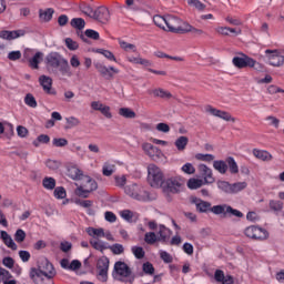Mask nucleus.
<instances>
[{"label":"nucleus","instance_id":"nucleus-1","mask_svg":"<svg viewBox=\"0 0 284 284\" xmlns=\"http://www.w3.org/2000/svg\"><path fill=\"white\" fill-rule=\"evenodd\" d=\"M164 32H173L174 34H187V32H193V34H197L199 37L203 34V30L196 29L174 16L166 17V27Z\"/></svg>","mask_w":284,"mask_h":284},{"label":"nucleus","instance_id":"nucleus-2","mask_svg":"<svg viewBox=\"0 0 284 284\" xmlns=\"http://www.w3.org/2000/svg\"><path fill=\"white\" fill-rule=\"evenodd\" d=\"M47 67L50 72H57V69L60 70L62 77H72V70L68 60L61 58L57 53H51L45 58Z\"/></svg>","mask_w":284,"mask_h":284},{"label":"nucleus","instance_id":"nucleus-3","mask_svg":"<svg viewBox=\"0 0 284 284\" xmlns=\"http://www.w3.org/2000/svg\"><path fill=\"white\" fill-rule=\"evenodd\" d=\"M232 63L237 70H243L245 68H252L256 72H263L265 70V65L256 60L254 58H250L245 53H239L237 57H234L232 59Z\"/></svg>","mask_w":284,"mask_h":284},{"label":"nucleus","instance_id":"nucleus-4","mask_svg":"<svg viewBox=\"0 0 284 284\" xmlns=\"http://www.w3.org/2000/svg\"><path fill=\"white\" fill-rule=\"evenodd\" d=\"M183 178L172 176L166 179L160 186L166 199L171 200L172 194H181L183 190Z\"/></svg>","mask_w":284,"mask_h":284},{"label":"nucleus","instance_id":"nucleus-5","mask_svg":"<svg viewBox=\"0 0 284 284\" xmlns=\"http://www.w3.org/2000/svg\"><path fill=\"white\" fill-rule=\"evenodd\" d=\"M80 185L77 184L78 187L75 189V194L77 196H81L82 199H88L90 192H94V190H97V181L88 175H82V179H80Z\"/></svg>","mask_w":284,"mask_h":284},{"label":"nucleus","instance_id":"nucleus-6","mask_svg":"<svg viewBox=\"0 0 284 284\" xmlns=\"http://www.w3.org/2000/svg\"><path fill=\"white\" fill-rule=\"evenodd\" d=\"M165 175L163 174V170L159 168L156 164L148 165V181L151 187H161L163 185Z\"/></svg>","mask_w":284,"mask_h":284},{"label":"nucleus","instance_id":"nucleus-7","mask_svg":"<svg viewBox=\"0 0 284 284\" xmlns=\"http://www.w3.org/2000/svg\"><path fill=\"white\" fill-rule=\"evenodd\" d=\"M268 65L272 68H283L284 65V51L280 49H266L264 51Z\"/></svg>","mask_w":284,"mask_h":284},{"label":"nucleus","instance_id":"nucleus-8","mask_svg":"<svg viewBox=\"0 0 284 284\" xmlns=\"http://www.w3.org/2000/svg\"><path fill=\"white\" fill-rule=\"evenodd\" d=\"M125 194L135 201H150V193L138 184H131L125 189Z\"/></svg>","mask_w":284,"mask_h":284},{"label":"nucleus","instance_id":"nucleus-9","mask_svg":"<svg viewBox=\"0 0 284 284\" xmlns=\"http://www.w3.org/2000/svg\"><path fill=\"white\" fill-rule=\"evenodd\" d=\"M115 273L121 277L123 283H134V275H132V270L124 262H116L114 265Z\"/></svg>","mask_w":284,"mask_h":284},{"label":"nucleus","instance_id":"nucleus-10","mask_svg":"<svg viewBox=\"0 0 284 284\" xmlns=\"http://www.w3.org/2000/svg\"><path fill=\"white\" fill-rule=\"evenodd\" d=\"M244 234L253 241H267L270 239V233L265 229L254 225L246 227Z\"/></svg>","mask_w":284,"mask_h":284},{"label":"nucleus","instance_id":"nucleus-11","mask_svg":"<svg viewBox=\"0 0 284 284\" xmlns=\"http://www.w3.org/2000/svg\"><path fill=\"white\" fill-rule=\"evenodd\" d=\"M207 114H211L212 116H215L216 119H221L222 121H225L226 123H236V118H234L230 112L219 110L214 106H206Z\"/></svg>","mask_w":284,"mask_h":284},{"label":"nucleus","instance_id":"nucleus-12","mask_svg":"<svg viewBox=\"0 0 284 284\" xmlns=\"http://www.w3.org/2000/svg\"><path fill=\"white\" fill-rule=\"evenodd\" d=\"M142 150L150 159H152V161H159V159H163V151L150 142H144L142 144Z\"/></svg>","mask_w":284,"mask_h":284},{"label":"nucleus","instance_id":"nucleus-13","mask_svg":"<svg viewBox=\"0 0 284 284\" xmlns=\"http://www.w3.org/2000/svg\"><path fill=\"white\" fill-rule=\"evenodd\" d=\"M98 276H100V281L105 283L108 281V270L110 268V260L105 256H102L98 261Z\"/></svg>","mask_w":284,"mask_h":284},{"label":"nucleus","instance_id":"nucleus-14","mask_svg":"<svg viewBox=\"0 0 284 284\" xmlns=\"http://www.w3.org/2000/svg\"><path fill=\"white\" fill-rule=\"evenodd\" d=\"M199 171L205 185H212V183L216 181V179H214V173L212 172V169H210V166L205 164H200Z\"/></svg>","mask_w":284,"mask_h":284},{"label":"nucleus","instance_id":"nucleus-15","mask_svg":"<svg viewBox=\"0 0 284 284\" xmlns=\"http://www.w3.org/2000/svg\"><path fill=\"white\" fill-rule=\"evenodd\" d=\"M190 203H192V205H195L196 211L201 212L202 214L211 212L212 210V203L203 201L196 196H191Z\"/></svg>","mask_w":284,"mask_h":284},{"label":"nucleus","instance_id":"nucleus-16","mask_svg":"<svg viewBox=\"0 0 284 284\" xmlns=\"http://www.w3.org/2000/svg\"><path fill=\"white\" fill-rule=\"evenodd\" d=\"M39 267L42 276H45V278H54L57 276V271L50 261L43 260Z\"/></svg>","mask_w":284,"mask_h":284},{"label":"nucleus","instance_id":"nucleus-17","mask_svg":"<svg viewBox=\"0 0 284 284\" xmlns=\"http://www.w3.org/2000/svg\"><path fill=\"white\" fill-rule=\"evenodd\" d=\"M95 68L104 79H114V74H119V69L114 67H106L105 64L97 63Z\"/></svg>","mask_w":284,"mask_h":284},{"label":"nucleus","instance_id":"nucleus-18","mask_svg":"<svg viewBox=\"0 0 284 284\" xmlns=\"http://www.w3.org/2000/svg\"><path fill=\"white\" fill-rule=\"evenodd\" d=\"M91 19L100 21V23H105V21H110V10L105 7H100L93 12Z\"/></svg>","mask_w":284,"mask_h":284},{"label":"nucleus","instance_id":"nucleus-19","mask_svg":"<svg viewBox=\"0 0 284 284\" xmlns=\"http://www.w3.org/2000/svg\"><path fill=\"white\" fill-rule=\"evenodd\" d=\"M91 108L97 112H101V114H103V116H105L106 119H112V112H110V106L99 101H93L91 102Z\"/></svg>","mask_w":284,"mask_h":284},{"label":"nucleus","instance_id":"nucleus-20","mask_svg":"<svg viewBox=\"0 0 284 284\" xmlns=\"http://www.w3.org/2000/svg\"><path fill=\"white\" fill-rule=\"evenodd\" d=\"M215 32L221 37H230V32L231 34H235L236 37L243 34V30L241 29H234V28L223 27V26L215 28Z\"/></svg>","mask_w":284,"mask_h":284},{"label":"nucleus","instance_id":"nucleus-21","mask_svg":"<svg viewBox=\"0 0 284 284\" xmlns=\"http://www.w3.org/2000/svg\"><path fill=\"white\" fill-rule=\"evenodd\" d=\"M19 37H26V30L1 31L0 32V39H4L6 41H12L14 39H19Z\"/></svg>","mask_w":284,"mask_h":284},{"label":"nucleus","instance_id":"nucleus-22","mask_svg":"<svg viewBox=\"0 0 284 284\" xmlns=\"http://www.w3.org/2000/svg\"><path fill=\"white\" fill-rule=\"evenodd\" d=\"M253 156H255V159H258V161H272V159H274V156L265 150H261V149H253L252 151Z\"/></svg>","mask_w":284,"mask_h":284},{"label":"nucleus","instance_id":"nucleus-23","mask_svg":"<svg viewBox=\"0 0 284 284\" xmlns=\"http://www.w3.org/2000/svg\"><path fill=\"white\" fill-rule=\"evenodd\" d=\"M214 278L217 283L234 284V280L232 278V276L230 275L225 276V273L222 270L215 271Z\"/></svg>","mask_w":284,"mask_h":284},{"label":"nucleus","instance_id":"nucleus-24","mask_svg":"<svg viewBox=\"0 0 284 284\" xmlns=\"http://www.w3.org/2000/svg\"><path fill=\"white\" fill-rule=\"evenodd\" d=\"M39 83L43 88L47 94H52V78L48 75H41L39 78Z\"/></svg>","mask_w":284,"mask_h":284},{"label":"nucleus","instance_id":"nucleus-25","mask_svg":"<svg viewBox=\"0 0 284 284\" xmlns=\"http://www.w3.org/2000/svg\"><path fill=\"white\" fill-rule=\"evenodd\" d=\"M0 236H1L4 245H7V247H10V250H17V244L14 243V240H12V236H10V234H8V232L1 231Z\"/></svg>","mask_w":284,"mask_h":284},{"label":"nucleus","instance_id":"nucleus-26","mask_svg":"<svg viewBox=\"0 0 284 284\" xmlns=\"http://www.w3.org/2000/svg\"><path fill=\"white\" fill-rule=\"evenodd\" d=\"M186 185L189 190H199L203 187V185H205V182L203 181V179L191 178L186 182Z\"/></svg>","mask_w":284,"mask_h":284},{"label":"nucleus","instance_id":"nucleus-27","mask_svg":"<svg viewBox=\"0 0 284 284\" xmlns=\"http://www.w3.org/2000/svg\"><path fill=\"white\" fill-rule=\"evenodd\" d=\"M43 61V53L42 52H37L30 60H29V65L33 70H39V63Z\"/></svg>","mask_w":284,"mask_h":284},{"label":"nucleus","instance_id":"nucleus-28","mask_svg":"<svg viewBox=\"0 0 284 284\" xmlns=\"http://www.w3.org/2000/svg\"><path fill=\"white\" fill-rule=\"evenodd\" d=\"M53 14H54V9H52V8H49L45 10L41 9L39 11L40 20L43 21L44 23H48V21H51Z\"/></svg>","mask_w":284,"mask_h":284},{"label":"nucleus","instance_id":"nucleus-29","mask_svg":"<svg viewBox=\"0 0 284 284\" xmlns=\"http://www.w3.org/2000/svg\"><path fill=\"white\" fill-rule=\"evenodd\" d=\"M87 233L89 236H92L93 240L103 239L105 236V231H103V229L88 227Z\"/></svg>","mask_w":284,"mask_h":284},{"label":"nucleus","instance_id":"nucleus-30","mask_svg":"<svg viewBox=\"0 0 284 284\" xmlns=\"http://www.w3.org/2000/svg\"><path fill=\"white\" fill-rule=\"evenodd\" d=\"M118 113L123 119H136V112H134V110L126 108V106L120 108Z\"/></svg>","mask_w":284,"mask_h":284},{"label":"nucleus","instance_id":"nucleus-31","mask_svg":"<svg viewBox=\"0 0 284 284\" xmlns=\"http://www.w3.org/2000/svg\"><path fill=\"white\" fill-rule=\"evenodd\" d=\"M187 6L191 8H195V10H199L200 12H203L207 6L203 3L201 0H184Z\"/></svg>","mask_w":284,"mask_h":284},{"label":"nucleus","instance_id":"nucleus-32","mask_svg":"<svg viewBox=\"0 0 284 284\" xmlns=\"http://www.w3.org/2000/svg\"><path fill=\"white\" fill-rule=\"evenodd\" d=\"M90 245L93 247V250H97L98 252H102L104 250H108V245H105V242L101 240H90Z\"/></svg>","mask_w":284,"mask_h":284},{"label":"nucleus","instance_id":"nucleus-33","mask_svg":"<svg viewBox=\"0 0 284 284\" xmlns=\"http://www.w3.org/2000/svg\"><path fill=\"white\" fill-rule=\"evenodd\" d=\"M169 232H170V230H168V227H165V225L161 224L159 226L158 241H162L163 243H165V241H168V239H170V235L168 234Z\"/></svg>","mask_w":284,"mask_h":284},{"label":"nucleus","instance_id":"nucleus-34","mask_svg":"<svg viewBox=\"0 0 284 284\" xmlns=\"http://www.w3.org/2000/svg\"><path fill=\"white\" fill-rule=\"evenodd\" d=\"M153 22L155 23V26L158 28H160L161 30H164V32H165V28H166V23H168V17L163 18L162 16H154L153 17Z\"/></svg>","mask_w":284,"mask_h":284},{"label":"nucleus","instance_id":"nucleus-35","mask_svg":"<svg viewBox=\"0 0 284 284\" xmlns=\"http://www.w3.org/2000/svg\"><path fill=\"white\" fill-rule=\"evenodd\" d=\"M189 139L187 136H180L176 139L175 141V146L180 152H183V150H185V148H187V143H189Z\"/></svg>","mask_w":284,"mask_h":284},{"label":"nucleus","instance_id":"nucleus-36","mask_svg":"<svg viewBox=\"0 0 284 284\" xmlns=\"http://www.w3.org/2000/svg\"><path fill=\"white\" fill-rule=\"evenodd\" d=\"M70 23L71 28H74L75 30H83V28H85V20L82 18H73Z\"/></svg>","mask_w":284,"mask_h":284},{"label":"nucleus","instance_id":"nucleus-37","mask_svg":"<svg viewBox=\"0 0 284 284\" xmlns=\"http://www.w3.org/2000/svg\"><path fill=\"white\" fill-rule=\"evenodd\" d=\"M213 168L220 172V174H225L227 172V164L224 161H214Z\"/></svg>","mask_w":284,"mask_h":284},{"label":"nucleus","instance_id":"nucleus-38","mask_svg":"<svg viewBox=\"0 0 284 284\" xmlns=\"http://www.w3.org/2000/svg\"><path fill=\"white\" fill-rule=\"evenodd\" d=\"M68 176L70 179H73V180H81L82 176H81V170H79V168L77 166H71L70 169H68Z\"/></svg>","mask_w":284,"mask_h":284},{"label":"nucleus","instance_id":"nucleus-39","mask_svg":"<svg viewBox=\"0 0 284 284\" xmlns=\"http://www.w3.org/2000/svg\"><path fill=\"white\" fill-rule=\"evenodd\" d=\"M154 97H159L160 99H172V93L163 90V89H154L152 91Z\"/></svg>","mask_w":284,"mask_h":284},{"label":"nucleus","instance_id":"nucleus-40","mask_svg":"<svg viewBox=\"0 0 284 284\" xmlns=\"http://www.w3.org/2000/svg\"><path fill=\"white\" fill-rule=\"evenodd\" d=\"M42 185L45 190H54V187H57V180H54V178H44Z\"/></svg>","mask_w":284,"mask_h":284},{"label":"nucleus","instance_id":"nucleus-41","mask_svg":"<svg viewBox=\"0 0 284 284\" xmlns=\"http://www.w3.org/2000/svg\"><path fill=\"white\" fill-rule=\"evenodd\" d=\"M95 52L98 54H102L109 61H113V63H116V57H114V53H112V51H108L105 49H98Z\"/></svg>","mask_w":284,"mask_h":284},{"label":"nucleus","instance_id":"nucleus-42","mask_svg":"<svg viewBox=\"0 0 284 284\" xmlns=\"http://www.w3.org/2000/svg\"><path fill=\"white\" fill-rule=\"evenodd\" d=\"M226 163L231 174H239V164H236L234 158H227Z\"/></svg>","mask_w":284,"mask_h":284},{"label":"nucleus","instance_id":"nucleus-43","mask_svg":"<svg viewBox=\"0 0 284 284\" xmlns=\"http://www.w3.org/2000/svg\"><path fill=\"white\" fill-rule=\"evenodd\" d=\"M211 212L213 214H224V216H227V205L223 204V205L211 206Z\"/></svg>","mask_w":284,"mask_h":284},{"label":"nucleus","instance_id":"nucleus-44","mask_svg":"<svg viewBox=\"0 0 284 284\" xmlns=\"http://www.w3.org/2000/svg\"><path fill=\"white\" fill-rule=\"evenodd\" d=\"M144 241L149 245H154V243H156V241H159V236H156V233H154V232H149V233H145Z\"/></svg>","mask_w":284,"mask_h":284},{"label":"nucleus","instance_id":"nucleus-45","mask_svg":"<svg viewBox=\"0 0 284 284\" xmlns=\"http://www.w3.org/2000/svg\"><path fill=\"white\" fill-rule=\"evenodd\" d=\"M195 159L196 161H203L204 163H212V161H214V155L197 153L195 154Z\"/></svg>","mask_w":284,"mask_h":284},{"label":"nucleus","instance_id":"nucleus-46","mask_svg":"<svg viewBox=\"0 0 284 284\" xmlns=\"http://www.w3.org/2000/svg\"><path fill=\"white\" fill-rule=\"evenodd\" d=\"M247 187V182H237L231 185V193L236 194L237 192H242V190H245Z\"/></svg>","mask_w":284,"mask_h":284},{"label":"nucleus","instance_id":"nucleus-47","mask_svg":"<svg viewBox=\"0 0 284 284\" xmlns=\"http://www.w3.org/2000/svg\"><path fill=\"white\" fill-rule=\"evenodd\" d=\"M64 43H65L68 50H71V51L79 50V42L72 40V38H67L64 40Z\"/></svg>","mask_w":284,"mask_h":284},{"label":"nucleus","instance_id":"nucleus-48","mask_svg":"<svg viewBox=\"0 0 284 284\" xmlns=\"http://www.w3.org/2000/svg\"><path fill=\"white\" fill-rule=\"evenodd\" d=\"M217 187L219 190H222L223 192H226L229 194L232 193V184H229L225 181H217Z\"/></svg>","mask_w":284,"mask_h":284},{"label":"nucleus","instance_id":"nucleus-49","mask_svg":"<svg viewBox=\"0 0 284 284\" xmlns=\"http://www.w3.org/2000/svg\"><path fill=\"white\" fill-rule=\"evenodd\" d=\"M230 214L231 216H236L237 219H243V213L236 209H233L230 205H226V216Z\"/></svg>","mask_w":284,"mask_h":284},{"label":"nucleus","instance_id":"nucleus-50","mask_svg":"<svg viewBox=\"0 0 284 284\" xmlns=\"http://www.w3.org/2000/svg\"><path fill=\"white\" fill-rule=\"evenodd\" d=\"M24 103L29 105V108H37V99L31 93H28L24 98Z\"/></svg>","mask_w":284,"mask_h":284},{"label":"nucleus","instance_id":"nucleus-51","mask_svg":"<svg viewBox=\"0 0 284 284\" xmlns=\"http://www.w3.org/2000/svg\"><path fill=\"white\" fill-rule=\"evenodd\" d=\"M102 173L104 176H112V174H114V164H104Z\"/></svg>","mask_w":284,"mask_h":284},{"label":"nucleus","instance_id":"nucleus-52","mask_svg":"<svg viewBox=\"0 0 284 284\" xmlns=\"http://www.w3.org/2000/svg\"><path fill=\"white\" fill-rule=\"evenodd\" d=\"M45 166L49 170H59V168H61V162H59L57 160H47Z\"/></svg>","mask_w":284,"mask_h":284},{"label":"nucleus","instance_id":"nucleus-53","mask_svg":"<svg viewBox=\"0 0 284 284\" xmlns=\"http://www.w3.org/2000/svg\"><path fill=\"white\" fill-rule=\"evenodd\" d=\"M182 172H184V174H194L196 172V169L194 168V165L192 163H186L182 166Z\"/></svg>","mask_w":284,"mask_h":284},{"label":"nucleus","instance_id":"nucleus-54","mask_svg":"<svg viewBox=\"0 0 284 284\" xmlns=\"http://www.w3.org/2000/svg\"><path fill=\"white\" fill-rule=\"evenodd\" d=\"M39 143H50V136H48L45 134L39 135L38 139L36 141H33V145L36 148H39Z\"/></svg>","mask_w":284,"mask_h":284},{"label":"nucleus","instance_id":"nucleus-55","mask_svg":"<svg viewBox=\"0 0 284 284\" xmlns=\"http://www.w3.org/2000/svg\"><path fill=\"white\" fill-rule=\"evenodd\" d=\"M53 145L54 148H65V145H68V140L63 138H54Z\"/></svg>","mask_w":284,"mask_h":284},{"label":"nucleus","instance_id":"nucleus-56","mask_svg":"<svg viewBox=\"0 0 284 284\" xmlns=\"http://www.w3.org/2000/svg\"><path fill=\"white\" fill-rule=\"evenodd\" d=\"M142 270L144 272V274H149L150 276H152V274H154V265H152V263L146 262L142 265Z\"/></svg>","mask_w":284,"mask_h":284},{"label":"nucleus","instance_id":"nucleus-57","mask_svg":"<svg viewBox=\"0 0 284 284\" xmlns=\"http://www.w3.org/2000/svg\"><path fill=\"white\" fill-rule=\"evenodd\" d=\"M132 253L136 258H143L145 256V251H143V247L141 246L132 247Z\"/></svg>","mask_w":284,"mask_h":284},{"label":"nucleus","instance_id":"nucleus-58","mask_svg":"<svg viewBox=\"0 0 284 284\" xmlns=\"http://www.w3.org/2000/svg\"><path fill=\"white\" fill-rule=\"evenodd\" d=\"M14 239L17 243H23L26 241V231L19 229L14 234Z\"/></svg>","mask_w":284,"mask_h":284},{"label":"nucleus","instance_id":"nucleus-59","mask_svg":"<svg viewBox=\"0 0 284 284\" xmlns=\"http://www.w3.org/2000/svg\"><path fill=\"white\" fill-rule=\"evenodd\" d=\"M155 130H158V132H163L164 134H168V132H170V125L168 123H158L155 126Z\"/></svg>","mask_w":284,"mask_h":284},{"label":"nucleus","instance_id":"nucleus-60","mask_svg":"<svg viewBox=\"0 0 284 284\" xmlns=\"http://www.w3.org/2000/svg\"><path fill=\"white\" fill-rule=\"evenodd\" d=\"M54 196L57 199H65V196H67L65 189H63V186L55 187Z\"/></svg>","mask_w":284,"mask_h":284},{"label":"nucleus","instance_id":"nucleus-61","mask_svg":"<svg viewBox=\"0 0 284 284\" xmlns=\"http://www.w3.org/2000/svg\"><path fill=\"white\" fill-rule=\"evenodd\" d=\"M12 278V274H10L9 271H6V268L0 267V281H10Z\"/></svg>","mask_w":284,"mask_h":284},{"label":"nucleus","instance_id":"nucleus-62","mask_svg":"<svg viewBox=\"0 0 284 284\" xmlns=\"http://www.w3.org/2000/svg\"><path fill=\"white\" fill-rule=\"evenodd\" d=\"M85 37H88L89 39H93L94 41H99V32L92 30V29H88L84 32Z\"/></svg>","mask_w":284,"mask_h":284},{"label":"nucleus","instance_id":"nucleus-63","mask_svg":"<svg viewBox=\"0 0 284 284\" xmlns=\"http://www.w3.org/2000/svg\"><path fill=\"white\" fill-rule=\"evenodd\" d=\"M109 250H111V252H113L114 254H123L124 252L123 245L121 244H113L109 247Z\"/></svg>","mask_w":284,"mask_h":284},{"label":"nucleus","instance_id":"nucleus-64","mask_svg":"<svg viewBox=\"0 0 284 284\" xmlns=\"http://www.w3.org/2000/svg\"><path fill=\"white\" fill-rule=\"evenodd\" d=\"M18 136L21 139H26L28 136V129L23 125L17 126Z\"/></svg>","mask_w":284,"mask_h":284}]
</instances>
